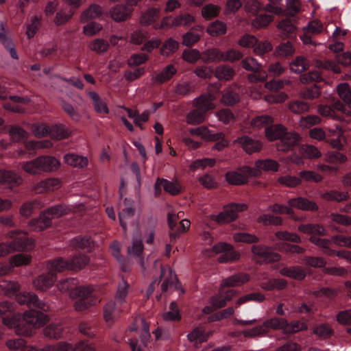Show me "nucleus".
I'll list each match as a JSON object with an SVG mask.
<instances>
[{
    "label": "nucleus",
    "mask_w": 351,
    "mask_h": 351,
    "mask_svg": "<svg viewBox=\"0 0 351 351\" xmlns=\"http://www.w3.org/2000/svg\"><path fill=\"white\" fill-rule=\"evenodd\" d=\"M253 260L257 263H269L278 261L280 255L274 252L270 247L263 245H253L251 247Z\"/></svg>",
    "instance_id": "obj_1"
},
{
    "label": "nucleus",
    "mask_w": 351,
    "mask_h": 351,
    "mask_svg": "<svg viewBox=\"0 0 351 351\" xmlns=\"http://www.w3.org/2000/svg\"><path fill=\"white\" fill-rule=\"evenodd\" d=\"M247 209L244 204H232L224 208V210L212 219L219 224H225L234 221L238 217V213Z\"/></svg>",
    "instance_id": "obj_2"
},
{
    "label": "nucleus",
    "mask_w": 351,
    "mask_h": 351,
    "mask_svg": "<svg viewBox=\"0 0 351 351\" xmlns=\"http://www.w3.org/2000/svg\"><path fill=\"white\" fill-rule=\"evenodd\" d=\"M123 203L125 207L119 212L118 216L120 225L125 232L128 225L137 226V220L135 217L134 202L132 199L125 198Z\"/></svg>",
    "instance_id": "obj_3"
},
{
    "label": "nucleus",
    "mask_w": 351,
    "mask_h": 351,
    "mask_svg": "<svg viewBox=\"0 0 351 351\" xmlns=\"http://www.w3.org/2000/svg\"><path fill=\"white\" fill-rule=\"evenodd\" d=\"M3 323L9 328H14L18 335L29 337L32 335L34 328L23 316L19 319L16 317L3 318Z\"/></svg>",
    "instance_id": "obj_4"
},
{
    "label": "nucleus",
    "mask_w": 351,
    "mask_h": 351,
    "mask_svg": "<svg viewBox=\"0 0 351 351\" xmlns=\"http://www.w3.org/2000/svg\"><path fill=\"white\" fill-rule=\"evenodd\" d=\"M29 239L23 236L10 242L0 243V258L8 256L16 251H22L27 247Z\"/></svg>",
    "instance_id": "obj_5"
},
{
    "label": "nucleus",
    "mask_w": 351,
    "mask_h": 351,
    "mask_svg": "<svg viewBox=\"0 0 351 351\" xmlns=\"http://www.w3.org/2000/svg\"><path fill=\"white\" fill-rule=\"evenodd\" d=\"M213 250L216 254L223 253L218 258L219 263L234 262L240 258L239 252L234 251L233 247L226 243H219L215 245Z\"/></svg>",
    "instance_id": "obj_6"
},
{
    "label": "nucleus",
    "mask_w": 351,
    "mask_h": 351,
    "mask_svg": "<svg viewBox=\"0 0 351 351\" xmlns=\"http://www.w3.org/2000/svg\"><path fill=\"white\" fill-rule=\"evenodd\" d=\"M16 300L20 304H25L29 308H38L47 311L49 306L41 301L34 293L23 292L16 296Z\"/></svg>",
    "instance_id": "obj_7"
},
{
    "label": "nucleus",
    "mask_w": 351,
    "mask_h": 351,
    "mask_svg": "<svg viewBox=\"0 0 351 351\" xmlns=\"http://www.w3.org/2000/svg\"><path fill=\"white\" fill-rule=\"evenodd\" d=\"M57 276L54 274L48 271L36 277L33 280L32 284L35 289L46 291L54 285Z\"/></svg>",
    "instance_id": "obj_8"
},
{
    "label": "nucleus",
    "mask_w": 351,
    "mask_h": 351,
    "mask_svg": "<svg viewBox=\"0 0 351 351\" xmlns=\"http://www.w3.org/2000/svg\"><path fill=\"white\" fill-rule=\"evenodd\" d=\"M300 136L295 132H287L283 135L280 141L276 144L278 151L286 152L293 148L298 143Z\"/></svg>",
    "instance_id": "obj_9"
},
{
    "label": "nucleus",
    "mask_w": 351,
    "mask_h": 351,
    "mask_svg": "<svg viewBox=\"0 0 351 351\" xmlns=\"http://www.w3.org/2000/svg\"><path fill=\"white\" fill-rule=\"evenodd\" d=\"M61 186V182L58 178H47L42 180L32 187L36 193L41 194L49 191H53Z\"/></svg>",
    "instance_id": "obj_10"
},
{
    "label": "nucleus",
    "mask_w": 351,
    "mask_h": 351,
    "mask_svg": "<svg viewBox=\"0 0 351 351\" xmlns=\"http://www.w3.org/2000/svg\"><path fill=\"white\" fill-rule=\"evenodd\" d=\"M176 72L177 69L173 64H168L162 71H155L151 80L154 84H162L169 81Z\"/></svg>",
    "instance_id": "obj_11"
},
{
    "label": "nucleus",
    "mask_w": 351,
    "mask_h": 351,
    "mask_svg": "<svg viewBox=\"0 0 351 351\" xmlns=\"http://www.w3.org/2000/svg\"><path fill=\"white\" fill-rule=\"evenodd\" d=\"M250 280V276L246 273H237L222 280L221 288L240 287L247 283Z\"/></svg>",
    "instance_id": "obj_12"
},
{
    "label": "nucleus",
    "mask_w": 351,
    "mask_h": 351,
    "mask_svg": "<svg viewBox=\"0 0 351 351\" xmlns=\"http://www.w3.org/2000/svg\"><path fill=\"white\" fill-rule=\"evenodd\" d=\"M23 316L32 325L34 329V328L43 326L48 321L47 315L35 310L27 311L24 313Z\"/></svg>",
    "instance_id": "obj_13"
},
{
    "label": "nucleus",
    "mask_w": 351,
    "mask_h": 351,
    "mask_svg": "<svg viewBox=\"0 0 351 351\" xmlns=\"http://www.w3.org/2000/svg\"><path fill=\"white\" fill-rule=\"evenodd\" d=\"M287 203L292 208L304 211H316L318 210V206L315 202L302 197L289 199Z\"/></svg>",
    "instance_id": "obj_14"
},
{
    "label": "nucleus",
    "mask_w": 351,
    "mask_h": 351,
    "mask_svg": "<svg viewBox=\"0 0 351 351\" xmlns=\"http://www.w3.org/2000/svg\"><path fill=\"white\" fill-rule=\"evenodd\" d=\"M109 14L115 22H123L130 18L132 10L124 5L117 4L110 9Z\"/></svg>",
    "instance_id": "obj_15"
},
{
    "label": "nucleus",
    "mask_w": 351,
    "mask_h": 351,
    "mask_svg": "<svg viewBox=\"0 0 351 351\" xmlns=\"http://www.w3.org/2000/svg\"><path fill=\"white\" fill-rule=\"evenodd\" d=\"M121 312V310L117 307L115 301L110 300L104 306V319L108 325H112Z\"/></svg>",
    "instance_id": "obj_16"
},
{
    "label": "nucleus",
    "mask_w": 351,
    "mask_h": 351,
    "mask_svg": "<svg viewBox=\"0 0 351 351\" xmlns=\"http://www.w3.org/2000/svg\"><path fill=\"white\" fill-rule=\"evenodd\" d=\"M235 143L241 145L247 154L259 152L262 147V145L258 141L254 140L247 136L238 138L235 140Z\"/></svg>",
    "instance_id": "obj_17"
},
{
    "label": "nucleus",
    "mask_w": 351,
    "mask_h": 351,
    "mask_svg": "<svg viewBox=\"0 0 351 351\" xmlns=\"http://www.w3.org/2000/svg\"><path fill=\"white\" fill-rule=\"evenodd\" d=\"M215 76L220 81H231L234 79L236 71L229 64H221L215 68Z\"/></svg>",
    "instance_id": "obj_18"
},
{
    "label": "nucleus",
    "mask_w": 351,
    "mask_h": 351,
    "mask_svg": "<svg viewBox=\"0 0 351 351\" xmlns=\"http://www.w3.org/2000/svg\"><path fill=\"white\" fill-rule=\"evenodd\" d=\"M41 170L43 173L53 172L58 169L60 163L55 157L50 156H38Z\"/></svg>",
    "instance_id": "obj_19"
},
{
    "label": "nucleus",
    "mask_w": 351,
    "mask_h": 351,
    "mask_svg": "<svg viewBox=\"0 0 351 351\" xmlns=\"http://www.w3.org/2000/svg\"><path fill=\"white\" fill-rule=\"evenodd\" d=\"M143 252V245L140 235H137L133 238L132 245L128 248V256H136L140 258V263L143 268H144V262L141 257Z\"/></svg>",
    "instance_id": "obj_20"
},
{
    "label": "nucleus",
    "mask_w": 351,
    "mask_h": 351,
    "mask_svg": "<svg viewBox=\"0 0 351 351\" xmlns=\"http://www.w3.org/2000/svg\"><path fill=\"white\" fill-rule=\"evenodd\" d=\"M286 130L287 128L282 124L271 125L265 128V136L270 141L280 140Z\"/></svg>",
    "instance_id": "obj_21"
},
{
    "label": "nucleus",
    "mask_w": 351,
    "mask_h": 351,
    "mask_svg": "<svg viewBox=\"0 0 351 351\" xmlns=\"http://www.w3.org/2000/svg\"><path fill=\"white\" fill-rule=\"evenodd\" d=\"M69 261L63 258H58L52 261H49L47 263L48 271L54 274L56 276L57 273L69 270Z\"/></svg>",
    "instance_id": "obj_22"
},
{
    "label": "nucleus",
    "mask_w": 351,
    "mask_h": 351,
    "mask_svg": "<svg viewBox=\"0 0 351 351\" xmlns=\"http://www.w3.org/2000/svg\"><path fill=\"white\" fill-rule=\"evenodd\" d=\"M102 13V8L99 5L96 3L91 4L81 14L80 21L82 23H86L89 20L99 17Z\"/></svg>",
    "instance_id": "obj_23"
},
{
    "label": "nucleus",
    "mask_w": 351,
    "mask_h": 351,
    "mask_svg": "<svg viewBox=\"0 0 351 351\" xmlns=\"http://www.w3.org/2000/svg\"><path fill=\"white\" fill-rule=\"evenodd\" d=\"M69 261V269L71 271H79L84 268L90 263V258L85 254H78L73 256Z\"/></svg>",
    "instance_id": "obj_24"
},
{
    "label": "nucleus",
    "mask_w": 351,
    "mask_h": 351,
    "mask_svg": "<svg viewBox=\"0 0 351 351\" xmlns=\"http://www.w3.org/2000/svg\"><path fill=\"white\" fill-rule=\"evenodd\" d=\"M214 97L210 94L202 95L198 98L194 100L195 106L201 111L206 112L215 108V105L213 103Z\"/></svg>",
    "instance_id": "obj_25"
},
{
    "label": "nucleus",
    "mask_w": 351,
    "mask_h": 351,
    "mask_svg": "<svg viewBox=\"0 0 351 351\" xmlns=\"http://www.w3.org/2000/svg\"><path fill=\"white\" fill-rule=\"evenodd\" d=\"M310 104L300 99L291 100L287 104L289 110L295 114H302L310 110Z\"/></svg>",
    "instance_id": "obj_26"
},
{
    "label": "nucleus",
    "mask_w": 351,
    "mask_h": 351,
    "mask_svg": "<svg viewBox=\"0 0 351 351\" xmlns=\"http://www.w3.org/2000/svg\"><path fill=\"white\" fill-rule=\"evenodd\" d=\"M43 207L44 204L42 202L38 199H35L32 202L23 203L19 209V213L22 216L25 217H29L32 215L35 210H39Z\"/></svg>",
    "instance_id": "obj_27"
},
{
    "label": "nucleus",
    "mask_w": 351,
    "mask_h": 351,
    "mask_svg": "<svg viewBox=\"0 0 351 351\" xmlns=\"http://www.w3.org/2000/svg\"><path fill=\"white\" fill-rule=\"evenodd\" d=\"M280 273L282 276L298 280H302L306 275L305 271L298 266L282 268L280 270Z\"/></svg>",
    "instance_id": "obj_28"
},
{
    "label": "nucleus",
    "mask_w": 351,
    "mask_h": 351,
    "mask_svg": "<svg viewBox=\"0 0 351 351\" xmlns=\"http://www.w3.org/2000/svg\"><path fill=\"white\" fill-rule=\"evenodd\" d=\"M202 60L204 63L222 62V51L217 48H210L201 53Z\"/></svg>",
    "instance_id": "obj_29"
},
{
    "label": "nucleus",
    "mask_w": 351,
    "mask_h": 351,
    "mask_svg": "<svg viewBox=\"0 0 351 351\" xmlns=\"http://www.w3.org/2000/svg\"><path fill=\"white\" fill-rule=\"evenodd\" d=\"M298 230L308 234L326 235V229L322 225L316 223L302 224L298 226Z\"/></svg>",
    "instance_id": "obj_30"
},
{
    "label": "nucleus",
    "mask_w": 351,
    "mask_h": 351,
    "mask_svg": "<svg viewBox=\"0 0 351 351\" xmlns=\"http://www.w3.org/2000/svg\"><path fill=\"white\" fill-rule=\"evenodd\" d=\"M240 96L239 93L234 90L232 87L224 90L221 101L225 106H232L239 102Z\"/></svg>",
    "instance_id": "obj_31"
},
{
    "label": "nucleus",
    "mask_w": 351,
    "mask_h": 351,
    "mask_svg": "<svg viewBox=\"0 0 351 351\" xmlns=\"http://www.w3.org/2000/svg\"><path fill=\"white\" fill-rule=\"evenodd\" d=\"M64 159L67 165L76 168H83L88 165L87 158L75 154H67Z\"/></svg>",
    "instance_id": "obj_32"
},
{
    "label": "nucleus",
    "mask_w": 351,
    "mask_h": 351,
    "mask_svg": "<svg viewBox=\"0 0 351 351\" xmlns=\"http://www.w3.org/2000/svg\"><path fill=\"white\" fill-rule=\"evenodd\" d=\"M263 324L268 334L270 328L273 330H285L288 326V322L283 318L273 317L265 320Z\"/></svg>",
    "instance_id": "obj_33"
},
{
    "label": "nucleus",
    "mask_w": 351,
    "mask_h": 351,
    "mask_svg": "<svg viewBox=\"0 0 351 351\" xmlns=\"http://www.w3.org/2000/svg\"><path fill=\"white\" fill-rule=\"evenodd\" d=\"M309 66V61L304 56H298L290 63V69L295 73H301Z\"/></svg>",
    "instance_id": "obj_34"
},
{
    "label": "nucleus",
    "mask_w": 351,
    "mask_h": 351,
    "mask_svg": "<svg viewBox=\"0 0 351 351\" xmlns=\"http://www.w3.org/2000/svg\"><path fill=\"white\" fill-rule=\"evenodd\" d=\"M226 31V23L219 20L213 22L206 29L207 33L213 37L224 35Z\"/></svg>",
    "instance_id": "obj_35"
},
{
    "label": "nucleus",
    "mask_w": 351,
    "mask_h": 351,
    "mask_svg": "<svg viewBox=\"0 0 351 351\" xmlns=\"http://www.w3.org/2000/svg\"><path fill=\"white\" fill-rule=\"evenodd\" d=\"M21 168L27 173L31 175H40L43 173L38 157L34 160L23 162Z\"/></svg>",
    "instance_id": "obj_36"
},
{
    "label": "nucleus",
    "mask_w": 351,
    "mask_h": 351,
    "mask_svg": "<svg viewBox=\"0 0 351 351\" xmlns=\"http://www.w3.org/2000/svg\"><path fill=\"white\" fill-rule=\"evenodd\" d=\"M21 168L27 173L31 175H40L43 173L38 157L34 160L23 162Z\"/></svg>",
    "instance_id": "obj_37"
},
{
    "label": "nucleus",
    "mask_w": 351,
    "mask_h": 351,
    "mask_svg": "<svg viewBox=\"0 0 351 351\" xmlns=\"http://www.w3.org/2000/svg\"><path fill=\"white\" fill-rule=\"evenodd\" d=\"M71 245L75 250H90L93 246V241L88 237H77L71 240Z\"/></svg>",
    "instance_id": "obj_38"
},
{
    "label": "nucleus",
    "mask_w": 351,
    "mask_h": 351,
    "mask_svg": "<svg viewBox=\"0 0 351 351\" xmlns=\"http://www.w3.org/2000/svg\"><path fill=\"white\" fill-rule=\"evenodd\" d=\"M93 289L91 287H76L72 292L70 293V297L75 299H86L88 298H95L93 295Z\"/></svg>",
    "instance_id": "obj_39"
},
{
    "label": "nucleus",
    "mask_w": 351,
    "mask_h": 351,
    "mask_svg": "<svg viewBox=\"0 0 351 351\" xmlns=\"http://www.w3.org/2000/svg\"><path fill=\"white\" fill-rule=\"evenodd\" d=\"M8 134L13 143H17L28 138V133L18 125L10 126L8 130Z\"/></svg>",
    "instance_id": "obj_40"
},
{
    "label": "nucleus",
    "mask_w": 351,
    "mask_h": 351,
    "mask_svg": "<svg viewBox=\"0 0 351 351\" xmlns=\"http://www.w3.org/2000/svg\"><path fill=\"white\" fill-rule=\"evenodd\" d=\"M90 98L92 99L94 105L95 110L98 113L108 114L109 110L106 102L102 101L99 95L95 91L88 93Z\"/></svg>",
    "instance_id": "obj_41"
},
{
    "label": "nucleus",
    "mask_w": 351,
    "mask_h": 351,
    "mask_svg": "<svg viewBox=\"0 0 351 351\" xmlns=\"http://www.w3.org/2000/svg\"><path fill=\"white\" fill-rule=\"evenodd\" d=\"M32 261V256L25 254H18L12 256L9 259V263L12 266V269L14 267L28 265Z\"/></svg>",
    "instance_id": "obj_42"
},
{
    "label": "nucleus",
    "mask_w": 351,
    "mask_h": 351,
    "mask_svg": "<svg viewBox=\"0 0 351 351\" xmlns=\"http://www.w3.org/2000/svg\"><path fill=\"white\" fill-rule=\"evenodd\" d=\"M322 197L327 201L342 202L348 201L350 199V195L348 192H340L336 190H332L323 194Z\"/></svg>",
    "instance_id": "obj_43"
},
{
    "label": "nucleus",
    "mask_w": 351,
    "mask_h": 351,
    "mask_svg": "<svg viewBox=\"0 0 351 351\" xmlns=\"http://www.w3.org/2000/svg\"><path fill=\"white\" fill-rule=\"evenodd\" d=\"M226 180L232 185H242L247 183L246 176L241 175L239 171H228L225 175Z\"/></svg>",
    "instance_id": "obj_44"
},
{
    "label": "nucleus",
    "mask_w": 351,
    "mask_h": 351,
    "mask_svg": "<svg viewBox=\"0 0 351 351\" xmlns=\"http://www.w3.org/2000/svg\"><path fill=\"white\" fill-rule=\"evenodd\" d=\"M300 97L305 100H313L321 95V90L317 85L313 87L305 88L299 93Z\"/></svg>",
    "instance_id": "obj_45"
},
{
    "label": "nucleus",
    "mask_w": 351,
    "mask_h": 351,
    "mask_svg": "<svg viewBox=\"0 0 351 351\" xmlns=\"http://www.w3.org/2000/svg\"><path fill=\"white\" fill-rule=\"evenodd\" d=\"M195 86L191 82H182L175 86L174 92L180 96H186L195 92Z\"/></svg>",
    "instance_id": "obj_46"
},
{
    "label": "nucleus",
    "mask_w": 351,
    "mask_h": 351,
    "mask_svg": "<svg viewBox=\"0 0 351 351\" xmlns=\"http://www.w3.org/2000/svg\"><path fill=\"white\" fill-rule=\"evenodd\" d=\"M43 335L50 339H59L62 336V328L60 325L49 324L44 328Z\"/></svg>",
    "instance_id": "obj_47"
},
{
    "label": "nucleus",
    "mask_w": 351,
    "mask_h": 351,
    "mask_svg": "<svg viewBox=\"0 0 351 351\" xmlns=\"http://www.w3.org/2000/svg\"><path fill=\"white\" fill-rule=\"evenodd\" d=\"M49 135L57 140H62L67 138L70 132L63 125H55L50 128Z\"/></svg>",
    "instance_id": "obj_48"
},
{
    "label": "nucleus",
    "mask_w": 351,
    "mask_h": 351,
    "mask_svg": "<svg viewBox=\"0 0 351 351\" xmlns=\"http://www.w3.org/2000/svg\"><path fill=\"white\" fill-rule=\"evenodd\" d=\"M71 208L65 204H58L47 209L53 219L59 218L71 212Z\"/></svg>",
    "instance_id": "obj_49"
},
{
    "label": "nucleus",
    "mask_w": 351,
    "mask_h": 351,
    "mask_svg": "<svg viewBox=\"0 0 351 351\" xmlns=\"http://www.w3.org/2000/svg\"><path fill=\"white\" fill-rule=\"evenodd\" d=\"M257 222L263 223L264 226H281L282 224V219L278 216H274L270 214H265L259 216L257 218Z\"/></svg>",
    "instance_id": "obj_50"
},
{
    "label": "nucleus",
    "mask_w": 351,
    "mask_h": 351,
    "mask_svg": "<svg viewBox=\"0 0 351 351\" xmlns=\"http://www.w3.org/2000/svg\"><path fill=\"white\" fill-rule=\"evenodd\" d=\"M23 182L22 178L12 171H5V184H8L9 188L12 190L14 188L19 186Z\"/></svg>",
    "instance_id": "obj_51"
},
{
    "label": "nucleus",
    "mask_w": 351,
    "mask_h": 351,
    "mask_svg": "<svg viewBox=\"0 0 351 351\" xmlns=\"http://www.w3.org/2000/svg\"><path fill=\"white\" fill-rule=\"evenodd\" d=\"M191 225V222L187 219H182L180 222V225H178L173 228V230H170L169 237L171 241H175L178 235L182 232H186Z\"/></svg>",
    "instance_id": "obj_52"
},
{
    "label": "nucleus",
    "mask_w": 351,
    "mask_h": 351,
    "mask_svg": "<svg viewBox=\"0 0 351 351\" xmlns=\"http://www.w3.org/2000/svg\"><path fill=\"white\" fill-rule=\"evenodd\" d=\"M205 113L197 108L191 111L186 116V122L191 125H197L204 122Z\"/></svg>",
    "instance_id": "obj_53"
},
{
    "label": "nucleus",
    "mask_w": 351,
    "mask_h": 351,
    "mask_svg": "<svg viewBox=\"0 0 351 351\" xmlns=\"http://www.w3.org/2000/svg\"><path fill=\"white\" fill-rule=\"evenodd\" d=\"M255 165L258 170L277 171L279 168V164L276 160L271 159L257 160Z\"/></svg>",
    "instance_id": "obj_54"
},
{
    "label": "nucleus",
    "mask_w": 351,
    "mask_h": 351,
    "mask_svg": "<svg viewBox=\"0 0 351 351\" xmlns=\"http://www.w3.org/2000/svg\"><path fill=\"white\" fill-rule=\"evenodd\" d=\"M60 106L62 109L70 117V118L75 121H79L82 117L81 114L77 112L73 105L64 99H60Z\"/></svg>",
    "instance_id": "obj_55"
},
{
    "label": "nucleus",
    "mask_w": 351,
    "mask_h": 351,
    "mask_svg": "<svg viewBox=\"0 0 351 351\" xmlns=\"http://www.w3.org/2000/svg\"><path fill=\"white\" fill-rule=\"evenodd\" d=\"M159 10L155 8H149L141 18V23L150 25L158 19Z\"/></svg>",
    "instance_id": "obj_56"
},
{
    "label": "nucleus",
    "mask_w": 351,
    "mask_h": 351,
    "mask_svg": "<svg viewBox=\"0 0 351 351\" xmlns=\"http://www.w3.org/2000/svg\"><path fill=\"white\" fill-rule=\"evenodd\" d=\"M322 77L317 71H309L300 76V81L303 84H308L312 82H319L322 81Z\"/></svg>",
    "instance_id": "obj_57"
},
{
    "label": "nucleus",
    "mask_w": 351,
    "mask_h": 351,
    "mask_svg": "<svg viewBox=\"0 0 351 351\" xmlns=\"http://www.w3.org/2000/svg\"><path fill=\"white\" fill-rule=\"evenodd\" d=\"M242 67L248 71L257 72L261 70L262 65L252 57H246L241 62Z\"/></svg>",
    "instance_id": "obj_58"
},
{
    "label": "nucleus",
    "mask_w": 351,
    "mask_h": 351,
    "mask_svg": "<svg viewBox=\"0 0 351 351\" xmlns=\"http://www.w3.org/2000/svg\"><path fill=\"white\" fill-rule=\"evenodd\" d=\"M31 130L35 136L43 138L49 134L50 127L43 123H37L31 125Z\"/></svg>",
    "instance_id": "obj_59"
},
{
    "label": "nucleus",
    "mask_w": 351,
    "mask_h": 351,
    "mask_svg": "<svg viewBox=\"0 0 351 351\" xmlns=\"http://www.w3.org/2000/svg\"><path fill=\"white\" fill-rule=\"evenodd\" d=\"M195 21V18L190 14H180L171 21L172 26H187L191 25Z\"/></svg>",
    "instance_id": "obj_60"
},
{
    "label": "nucleus",
    "mask_w": 351,
    "mask_h": 351,
    "mask_svg": "<svg viewBox=\"0 0 351 351\" xmlns=\"http://www.w3.org/2000/svg\"><path fill=\"white\" fill-rule=\"evenodd\" d=\"M220 7L213 4H208L204 6L202 9V16L210 20L213 18L217 16L220 12Z\"/></svg>",
    "instance_id": "obj_61"
},
{
    "label": "nucleus",
    "mask_w": 351,
    "mask_h": 351,
    "mask_svg": "<svg viewBox=\"0 0 351 351\" xmlns=\"http://www.w3.org/2000/svg\"><path fill=\"white\" fill-rule=\"evenodd\" d=\"M278 182L282 186L289 188H294L301 184V179L296 176L287 175L279 177L278 178Z\"/></svg>",
    "instance_id": "obj_62"
},
{
    "label": "nucleus",
    "mask_w": 351,
    "mask_h": 351,
    "mask_svg": "<svg viewBox=\"0 0 351 351\" xmlns=\"http://www.w3.org/2000/svg\"><path fill=\"white\" fill-rule=\"evenodd\" d=\"M97 302L96 298H88L86 299H78L74 303L75 310L77 311H83L90 306L95 305Z\"/></svg>",
    "instance_id": "obj_63"
},
{
    "label": "nucleus",
    "mask_w": 351,
    "mask_h": 351,
    "mask_svg": "<svg viewBox=\"0 0 351 351\" xmlns=\"http://www.w3.org/2000/svg\"><path fill=\"white\" fill-rule=\"evenodd\" d=\"M337 93L339 98L346 104H351V90L347 83L340 84L337 86Z\"/></svg>",
    "instance_id": "obj_64"
}]
</instances>
